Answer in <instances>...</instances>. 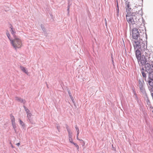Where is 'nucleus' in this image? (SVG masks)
I'll use <instances>...</instances> for the list:
<instances>
[{
  "label": "nucleus",
  "mask_w": 153,
  "mask_h": 153,
  "mask_svg": "<svg viewBox=\"0 0 153 153\" xmlns=\"http://www.w3.org/2000/svg\"><path fill=\"white\" fill-rule=\"evenodd\" d=\"M15 100L19 102H22L24 104H25L26 102L25 100H23L21 98L18 97H15Z\"/></svg>",
  "instance_id": "11"
},
{
  "label": "nucleus",
  "mask_w": 153,
  "mask_h": 153,
  "mask_svg": "<svg viewBox=\"0 0 153 153\" xmlns=\"http://www.w3.org/2000/svg\"><path fill=\"white\" fill-rule=\"evenodd\" d=\"M138 13L137 12H128L126 16V19L128 22L130 29L132 28L137 27L138 20L139 19L137 18Z\"/></svg>",
  "instance_id": "1"
},
{
  "label": "nucleus",
  "mask_w": 153,
  "mask_h": 153,
  "mask_svg": "<svg viewBox=\"0 0 153 153\" xmlns=\"http://www.w3.org/2000/svg\"><path fill=\"white\" fill-rule=\"evenodd\" d=\"M105 21L106 22V19H105Z\"/></svg>",
  "instance_id": "45"
},
{
  "label": "nucleus",
  "mask_w": 153,
  "mask_h": 153,
  "mask_svg": "<svg viewBox=\"0 0 153 153\" xmlns=\"http://www.w3.org/2000/svg\"><path fill=\"white\" fill-rule=\"evenodd\" d=\"M69 140L71 143H73V139L72 137L69 138Z\"/></svg>",
  "instance_id": "27"
},
{
  "label": "nucleus",
  "mask_w": 153,
  "mask_h": 153,
  "mask_svg": "<svg viewBox=\"0 0 153 153\" xmlns=\"http://www.w3.org/2000/svg\"><path fill=\"white\" fill-rule=\"evenodd\" d=\"M152 112L153 113V111H152Z\"/></svg>",
  "instance_id": "47"
},
{
  "label": "nucleus",
  "mask_w": 153,
  "mask_h": 153,
  "mask_svg": "<svg viewBox=\"0 0 153 153\" xmlns=\"http://www.w3.org/2000/svg\"><path fill=\"white\" fill-rule=\"evenodd\" d=\"M6 35L9 40L10 41V42H11V40H12L13 39H11L10 37V35L8 31L6 32Z\"/></svg>",
  "instance_id": "19"
},
{
  "label": "nucleus",
  "mask_w": 153,
  "mask_h": 153,
  "mask_svg": "<svg viewBox=\"0 0 153 153\" xmlns=\"http://www.w3.org/2000/svg\"><path fill=\"white\" fill-rule=\"evenodd\" d=\"M126 7H127L126 9V10H128V12L127 11H126V12H127V13L128 12H131L130 11L131 10V9L130 7L129 2H128V3H126Z\"/></svg>",
  "instance_id": "13"
},
{
  "label": "nucleus",
  "mask_w": 153,
  "mask_h": 153,
  "mask_svg": "<svg viewBox=\"0 0 153 153\" xmlns=\"http://www.w3.org/2000/svg\"><path fill=\"white\" fill-rule=\"evenodd\" d=\"M10 28L11 29L10 30V32L12 34L14 38H15V37H16L15 36V33L16 32L15 31H14L13 28V27L12 26L10 27Z\"/></svg>",
  "instance_id": "17"
},
{
  "label": "nucleus",
  "mask_w": 153,
  "mask_h": 153,
  "mask_svg": "<svg viewBox=\"0 0 153 153\" xmlns=\"http://www.w3.org/2000/svg\"><path fill=\"white\" fill-rule=\"evenodd\" d=\"M14 129V131H15V133H16V128H15V129Z\"/></svg>",
  "instance_id": "41"
},
{
  "label": "nucleus",
  "mask_w": 153,
  "mask_h": 153,
  "mask_svg": "<svg viewBox=\"0 0 153 153\" xmlns=\"http://www.w3.org/2000/svg\"><path fill=\"white\" fill-rule=\"evenodd\" d=\"M72 143L74 144L76 146H76L78 145L76 143H75L74 142H73V143Z\"/></svg>",
  "instance_id": "36"
},
{
  "label": "nucleus",
  "mask_w": 153,
  "mask_h": 153,
  "mask_svg": "<svg viewBox=\"0 0 153 153\" xmlns=\"http://www.w3.org/2000/svg\"><path fill=\"white\" fill-rule=\"evenodd\" d=\"M140 70L141 72L142 71L145 72V68L144 67H143L142 68L140 69Z\"/></svg>",
  "instance_id": "28"
},
{
  "label": "nucleus",
  "mask_w": 153,
  "mask_h": 153,
  "mask_svg": "<svg viewBox=\"0 0 153 153\" xmlns=\"http://www.w3.org/2000/svg\"><path fill=\"white\" fill-rule=\"evenodd\" d=\"M19 123L22 126L24 127V123L20 119H19Z\"/></svg>",
  "instance_id": "23"
},
{
  "label": "nucleus",
  "mask_w": 153,
  "mask_h": 153,
  "mask_svg": "<svg viewBox=\"0 0 153 153\" xmlns=\"http://www.w3.org/2000/svg\"><path fill=\"white\" fill-rule=\"evenodd\" d=\"M135 54L138 62H140V59H141V57L142 56L140 51L139 49H137L136 51Z\"/></svg>",
  "instance_id": "8"
},
{
  "label": "nucleus",
  "mask_w": 153,
  "mask_h": 153,
  "mask_svg": "<svg viewBox=\"0 0 153 153\" xmlns=\"http://www.w3.org/2000/svg\"><path fill=\"white\" fill-rule=\"evenodd\" d=\"M69 7H68L67 9V10L68 11V14H69Z\"/></svg>",
  "instance_id": "35"
},
{
  "label": "nucleus",
  "mask_w": 153,
  "mask_h": 153,
  "mask_svg": "<svg viewBox=\"0 0 153 153\" xmlns=\"http://www.w3.org/2000/svg\"><path fill=\"white\" fill-rule=\"evenodd\" d=\"M67 131L68 132V134L72 133V132H71V130L70 129H68V130H67Z\"/></svg>",
  "instance_id": "30"
},
{
  "label": "nucleus",
  "mask_w": 153,
  "mask_h": 153,
  "mask_svg": "<svg viewBox=\"0 0 153 153\" xmlns=\"http://www.w3.org/2000/svg\"><path fill=\"white\" fill-rule=\"evenodd\" d=\"M151 93V95L152 97L153 100V92H152L151 91H150Z\"/></svg>",
  "instance_id": "31"
},
{
  "label": "nucleus",
  "mask_w": 153,
  "mask_h": 153,
  "mask_svg": "<svg viewBox=\"0 0 153 153\" xmlns=\"http://www.w3.org/2000/svg\"><path fill=\"white\" fill-rule=\"evenodd\" d=\"M20 68L21 69L24 73L28 75V71L26 69L25 67L22 66H20Z\"/></svg>",
  "instance_id": "15"
},
{
  "label": "nucleus",
  "mask_w": 153,
  "mask_h": 153,
  "mask_svg": "<svg viewBox=\"0 0 153 153\" xmlns=\"http://www.w3.org/2000/svg\"><path fill=\"white\" fill-rule=\"evenodd\" d=\"M113 145H112V147L113 148V149H114V147H113Z\"/></svg>",
  "instance_id": "43"
},
{
  "label": "nucleus",
  "mask_w": 153,
  "mask_h": 153,
  "mask_svg": "<svg viewBox=\"0 0 153 153\" xmlns=\"http://www.w3.org/2000/svg\"><path fill=\"white\" fill-rule=\"evenodd\" d=\"M20 143H17L16 144V145L17 146H19V145H20Z\"/></svg>",
  "instance_id": "37"
},
{
  "label": "nucleus",
  "mask_w": 153,
  "mask_h": 153,
  "mask_svg": "<svg viewBox=\"0 0 153 153\" xmlns=\"http://www.w3.org/2000/svg\"><path fill=\"white\" fill-rule=\"evenodd\" d=\"M65 127H66V128L67 130H68V129H70V128H69V127L68 126V125L67 124H66L65 125Z\"/></svg>",
  "instance_id": "33"
},
{
  "label": "nucleus",
  "mask_w": 153,
  "mask_h": 153,
  "mask_svg": "<svg viewBox=\"0 0 153 153\" xmlns=\"http://www.w3.org/2000/svg\"><path fill=\"white\" fill-rule=\"evenodd\" d=\"M76 147L77 149L78 150L79 149V146L78 145L76 146Z\"/></svg>",
  "instance_id": "38"
},
{
  "label": "nucleus",
  "mask_w": 153,
  "mask_h": 153,
  "mask_svg": "<svg viewBox=\"0 0 153 153\" xmlns=\"http://www.w3.org/2000/svg\"><path fill=\"white\" fill-rule=\"evenodd\" d=\"M67 90H68V94L69 95V97H70V98L71 99V100L73 102L74 98L72 95V94L71 92V91H70V90L68 89Z\"/></svg>",
  "instance_id": "18"
},
{
  "label": "nucleus",
  "mask_w": 153,
  "mask_h": 153,
  "mask_svg": "<svg viewBox=\"0 0 153 153\" xmlns=\"http://www.w3.org/2000/svg\"><path fill=\"white\" fill-rule=\"evenodd\" d=\"M146 37L147 38V35H146Z\"/></svg>",
  "instance_id": "46"
},
{
  "label": "nucleus",
  "mask_w": 153,
  "mask_h": 153,
  "mask_svg": "<svg viewBox=\"0 0 153 153\" xmlns=\"http://www.w3.org/2000/svg\"><path fill=\"white\" fill-rule=\"evenodd\" d=\"M134 97L135 99L137 100H138V97L137 95V94L136 93L134 94Z\"/></svg>",
  "instance_id": "25"
},
{
  "label": "nucleus",
  "mask_w": 153,
  "mask_h": 153,
  "mask_svg": "<svg viewBox=\"0 0 153 153\" xmlns=\"http://www.w3.org/2000/svg\"><path fill=\"white\" fill-rule=\"evenodd\" d=\"M148 79H153V71L148 72Z\"/></svg>",
  "instance_id": "14"
},
{
  "label": "nucleus",
  "mask_w": 153,
  "mask_h": 153,
  "mask_svg": "<svg viewBox=\"0 0 153 153\" xmlns=\"http://www.w3.org/2000/svg\"><path fill=\"white\" fill-rule=\"evenodd\" d=\"M75 128L76 129V131H77V130H79L78 128L77 127V125H76L75 126Z\"/></svg>",
  "instance_id": "34"
},
{
  "label": "nucleus",
  "mask_w": 153,
  "mask_h": 153,
  "mask_svg": "<svg viewBox=\"0 0 153 153\" xmlns=\"http://www.w3.org/2000/svg\"><path fill=\"white\" fill-rule=\"evenodd\" d=\"M141 73L143 78L145 81H147L148 78H147L146 74V72H145L142 71L141 72Z\"/></svg>",
  "instance_id": "12"
},
{
  "label": "nucleus",
  "mask_w": 153,
  "mask_h": 153,
  "mask_svg": "<svg viewBox=\"0 0 153 153\" xmlns=\"http://www.w3.org/2000/svg\"><path fill=\"white\" fill-rule=\"evenodd\" d=\"M149 90L150 91H151L153 92V87H149Z\"/></svg>",
  "instance_id": "26"
},
{
  "label": "nucleus",
  "mask_w": 153,
  "mask_h": 153,
  "mask_svg": "<svg viewBox=\"0 0 153 153\" xmlns=\"http://www.w3.org/2000/svg\"><path fill=\"white\" fill-rule=\"evenodd\" d=\"M146 71L147 72L153 71V62L151 64L149 63H147L145 66Z\"/></svg>",
  "instance_id": "7"
},
{
  "label": "nucleus",
  "mask_w": 153,
  "mask_h": 153,
  "mask_svg": "<svg viewBox=\"0 0 153 153\" xmlns=\"http://www.w3.org/2000/svg\"><path fill=\"white\" fill-rule=\"evenodd\" d=\"M78 134H77V137H78Z\"/></svg>",
  "instance_id": "44"
},
{
  "label": "nucleus",
  "mask_w": 153,
  "mask_h": 153,
  "mask_svg": "<svg viewBox=\"0 0 153 153\" xmlns=\"http://www.w3.org/2000/svg\"><path fill=\"white\" fill-rule=\"evenodd\" d=\"M117 7L118 8V9H117V14L118 15V14H119V8H118V4L117 3Z\"/></svg>",
  "instance_id": "29"
},
{
  "label": "nucleus",
  "mask_w": 153,
  "mask_h": 153,
  "mask_svg": "<svg viewBox=\"0 0 153 153\" xmlns=\"http://www.w3.org/2000/svg\"><path fill=\"white\" fill-rule=\"evenodd\" d=\"M32 115L30 113L29 114H27V117L28 118V121L30 123L32 124H34L35 123L33 121L31 117Z\"/></svg>",
  "instance_id": "9"
},
{
  "label": "nucleus",
  "mask_w": 153,
  "mask_h": 153,
  "mask_svg": "<svg viewBox=\"0 0 153 153\" xmlns=\"http://www.w3.org/2000/svg\"><path fill=\"white\" fill-rule=\"evenodd\" d=\"M57 129L58 130V131H59V126H57Z\"/></svg>",
  "instance_id": "42"
},
{
  "label": "nucleus",
  "mask_w": 153,
  "mask_h": 153,
  "mask_svg": "<svg viewBox=\"0 0 153 153\" xmlns=\"http://www.w3.org/2000/svg\"><path fill=\"white\" fill-rule=\"evenodd\" d=\"M68 137L69 138L72 137V133L68 134Z\"/></svg>",
  "instance_id": "32"
},
{
  "label": "nucleus",
  "mask_w": 153,
  "mask_h": 153,
  "mask_svg": "<svg viewBox=\"0 0 153 153\" xmlns=\"http://www.w3.org/2000/svg\"><path fill=\"white\" fill-rule=\"evenodd\" d=\"M10 43L15 50L21 48L22 46V41L18 37H15L12 40H11Z\"/></svg>",
  "instance_id": "2"
},
{
  "label": "nucleus",
  "mask_w": 153,
  "mask_h": 153,
  "mask_svg": "<svg viewBox=\"0 0 153 153\" xmlns=\"http://www.w3.org/2000/svg\"><path fill=\"white\" fill-rule=\"evenodd\" d=\"M77 131V133L78 134H79V130L76 131Z\"/></svg>",
  "instance_id": "40"
},
{
  "label": "nucleus",
  "mask_w": 153,
  "mask_h": 153,
  "mask_svg": "<svg viewBox=\"0 0 153 153\" xmlns=\"http://www.w3.org/2000/svg\"><path fill=\"white\" fill-rule=\"evenodd\" d=\"M136 40L133 41V44L135 49L136 48L137 49H139L141 48V43L142 42L143 40L142 39L140 38L139 40H138V39Z\"/></svg>",
  "instance_id": "6"
},
{
  "label": "nucleus",
  "mask_w": 153,
  "mask_h": 153,
  "mask_svg": "<svg viewBox=\"0 0 153 153\" xmlns=\"http://www.w3.org/2000/svg\"><path fill=\"white\" fill-rule=\"evenodd\" d=\"M23 107L25 109V111L26 112L27 114H29L30 113L29 110L28 108H27L24 105L23 106Z\"/></svg>",
  "instance_id": "21"
},
{
  "label": "nucleus",
  "mask_w": 153,
  "mask_h": 153,
  "mask_svg": "<svg viewBox=\"0 0 153 153\" xmlns=\"http://www.w3.org/2000/svg\"><path fill=\"white\" fill-rule=\"evenodd\" d=\"M145 84L143 79H139L138 80V85L141 92L143 95H146V92L145 88Z\"/></svg>",
  "instance_id": "4"
},
{
  "label": "nucleus",
  "mask_w": 153,
  "mask_h": 153,
  "mask_svg": "<svg viewBox=\"0 0 153 153\" xmlns=\"http://www.w3.org/2000/svg\"><path fill=\"white\" fill-rule=\"evenodd\" d=\"M142 45L143 46H144V49L145 51V53H144L143 55L141 57V59H140V63L142 65H146V62H147V60L146 59V57H148L149 56V53H147V52H148V50L146 49V48H147V46H145V43H142Z\"/></svg>",
  "instance_id": "3"
},
{
  "label": "nucleus",
  "mask_w": 153,
  "mask_h": 153,
  "mask_svg": "<svg viewBox=\"0 0 153 153\" xmlns=\"http://www.w3.org/2000/svg\"><path fill=\"white\" fill-rule=\"evenodd\" d=\"M146 97V103L147 104L148 106H150L151 105V103L150 101L149 100V99L148 97L147 96V94L146 93V95H144Z\"/></svg>",
  "instance_id": "16"
},
{
  "label": "nucleus",
  "mask_w": 153,
  "mask_h": 153,
  "mask_svg": "<svg viewBox=\"0 0 153 153\" xmlns=\"http://www.w3.org/2000/svg\"><path fill=\"white\" fill-rule=\"evenodd\" d=\"M10 117L12 123H15V119L14 117L13 116L11 115Z\"/></svg>",
  "instance_id": "20"
},
{
  "label": "nucleus",
  "mask_w": 153,
  "mask_h": 153,
  "mask_svg": "<svg viewBox=\"0 0 153 153\" xmlns=\"http://www.w3.org/2000/svg\"><path fill=\"white\" fill-rule=\"evenodd\" d=\"M77 139L79 140V141H81V140L82 141V140H81L80 139H79L78 138V137H77Z\"/></svg>",
  "instance_id": "39"
},
{
  "label": "nucleus",
  "mask_w": 153,
  "mask_h": 153,
  "mask_svg": "<svg viewBox=\"0 0 153 153\" xmlns=\"http://www.w3.org/2000/svg\"><path fill=\"white\" fill-rule=\"evenodd\" d=\"M139 26L137 27L132 28V36L133 39L135 40H137L140 37V33L137 29Z\"/></svg>",
  "instance_id": "5"
},
{
  "label": "nucleus",
  "mask_w": 153,
  "mask_h": 153,
  "mask_svg": "<svg viewBox=\"0 0 153 153\" xmlns=\"http://www.w3.org/2000/svg\"><path fill=\"white\" fill-rule=\"evenodd\" d=\"M41 27L42 30L44 32V33H46V29H45V27L43 25L41 24Z\"/></svg>",
  "instance_id": "22"
},
{
  "label": "nucleus",
  "mask_w": 153,
  "mask_h": 153,
  "mask_svg": "<svg viewBox=\"0 0 153 153\" xmlns=\"http://www.w3.org/2000/svg\"><path fill=\"white\" fill-rule=\"evenodd\" d=\"M147 84L148 85V88L149 87H153V79H148L146 81Z\"/></svg>",
  "instance_id": "10"
},
{
  "label": "nucleus",
  "mask_w": 153,
  "mask_h": 153,
  "mask_svg": "<svg viewBox=\"0 0 153 153\" xmlns=\"http://www.w3.org/2000/svg\"><path fill=\"white\" fill-rule=\"evenodd\" d=\"M12 123V126H13V129L16 128V126L15 123Z\"/></svg>",
  "instance_id": "24"
}]
</instances>
